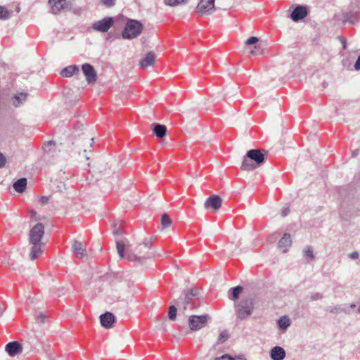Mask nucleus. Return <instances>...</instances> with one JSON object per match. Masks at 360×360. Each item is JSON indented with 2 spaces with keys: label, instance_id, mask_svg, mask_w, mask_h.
I'll return each instance as SVG.
<instances>
[{
  "label": "nucleus",
  "instance_id": "obj_4",
  "mask_svg": "<svg viewBox=\"0 0 360 360\" xmlns=\"http://www.w3.org/2000/svg\"><path fill=\"white\" fill-rule=\"evenodd\" d=\"M198 289L191 288V290L186 292H184V297L179 298V300L174 301V304L178 306H180L181 304L184 309H186L187 308H193L194 307L193 300L195 297L198 296Z\"/></svg>",
  "mask_w": 360,
  "mask_h": 360
},
{
  "label": "nucleus",
  "instance_id": "obj_16",
  "mask_svg": "<svg viewBox=\"0 0 360 360\" xmlns=\"http://www.w3.org/2000/svg\"><path fill=\"white\" fill-rule=\"evenodd\" d=\"M115 321V317L111 312L107 311L100 316L101 324L105 328H111Z\"/></svg>",
  "mask_w": 360,
  "mask_h": 360
},
{
  "label": "nucleus",
  "instance_id": "obj_27",
  "mask_svg": "<svg viewBox=\"0 0 360 360\" xmlns=\"http://www.w3.org/2000/svg\"><path fill=\"white\" fill-rule=\"evenodd\" d=\"M27 96V94L24 93V92H20V93L15 94L13 96V105H15V107H18L20 105H21L24 101H25Z\"/></svg>",
  "mask_w": 360,
  "mask_h": 360
},
{
  "label": "nucleus",
  "instance_id": "obj_15",
  "mask_svg": "<svg viewBox=\"0 0 360 360\" xmlns=\"http://www.w3.org/2000/svg\"><path fill=\"white\" fill-rule=\"evenodd\" d=\"M221 202V198L219 195H212L206 200L204 205L206 209L212 208L217 210L220 208Z\"/></svg>",
  "mask_w": 360,
  "mask_h": 360
},
{
  "label": "nucleus",
  "instance_id": "obj_6",
  "mask_svg": "<svg viewBox=\"0 0 360 360\" xmlns=\"http://www.w3.org/2000/svg\"><path fill=\"white\" fill-rule=\"evenodd\" d=\"M215 0H200L197 6V12L200 15H207L213 13L215 11Z\"/></svg>",
  "mask_w": 360,
  "mask_h": 360
},
{
  "label": "nucleus",
  "instance_id": "obj_30",
  "mask_svg": "<svg viewBox=\"0 0 360 360\" xmlns=\"http://www.w3.org/2000/svg\"><path fill=\"white\" fill-rule=\"evenodd\" d=\"M12 13V11H8L5 6H0V20L9 19Z\"/></svg>",
  "mask_w": 360,
  "mask_h": 360
},
{
  "label": "nucleus",
  "instance_id": "obj_33",
  "mask_svg": "<svg viewBox=\"0 0 360 360\" xmlns=\"http://www.w3.org/2000/svg\"><path fill=\"white\" fill-rule=\"evenodd\" d=\"M161 224H162V228H164V229L167 228L168 226H169L171 225L172 221H171L169 216L167 214L165 213L162 215Z\"/></svg>",
  "mask_w": 360,
  "mask_h": 360
},
{
  "label": "nucleus",
  "instance_id": "obj_23",
  "mask_svg": "<svg viewBox=\"0 0 360 360\" xmlns=\"http://www.w3.org/2000/svg\"><path fill=\"white\" fill-rule=\"evenodd\" d=\"M27 179L25 177L20 178L13 183V188L18 193H22L25 191L27 186Z\"/></svg>",
  "mask_w": 360,
  "mask_h": 360
},
{
  "label": "nucleus",
  "instance_id": "obj_47",
  "mask_svg": "<svg viewBox=\"0 0 360 360\" xmlns=\"http://www.w3.org/2000/svg\"><path fill=\"white\" fill-rule=\"evenodd\" d=\"M45 319H46V316H45V315H44V314H42V313L39 314L38 315V316H37V319H38L40 322H41V323L44 322Z\"/></svg>",
  "mask_w": 360,
  "mask_h": 360
},
{
  "label": "nucleus",
  "instance_id": "obj_32",
  "mask_svg": "<svg viewBox=\"0 0 360 360\" xmlns=\"http://www.w3.org/2000/svg\"><path fill=\"white\" fill-rule=\"evenodd\" d=\"M304 256L309 259L310 261H312L315 259V256L313 252V249L311 246H307L303 250Z\"/></svg>",
  "mask_w": 360,
  "mask_h": 360
},
{
  "label": "nucleus",
  "instance_id": "obj_12",
  "mask_svg": "<svg viewBox=\"0 0 360 360\" xmlns=\"http://www.w3.org/2000/svg\"><path fill=\"white\" fill-rule=\"evenodd\" d=\"M251 161H254L256 166L259 167L265 161V154L259 149H251L245 155Z\"/></svg>",
  "mask_w": 360,
  "mask_h": 360
},
{
  "label": "nucleus",
  "instance_id": "obj_26",
  "mask_svg": "<svg viewBox=\"0 0 360 360\" xmlns=\"http://www.w3.org/2000/svg\"><path fill=\"white\" fill-rule=\"evenodd\" d=\"M257 167L255 163L252 162L251 160H250L246 155L244 156L241 169L243 170L250 171L256 169Z\"/></svg>",
  "mask_w": 360,
  "mask_h": 360
},
{
  "label": "nucleus",
  "instance_id": "obj_39",
  "mask_svg": "<svg viewBox=\"0 0 360 360\" xmlns=\"http://www.w3.org/2000/svg\"><path fill=\"white\" fill-rule=\"evenodd\" d=\"M259 41V38L257 37H251L245 41V45L250 46L257 44Z\"/></svg>",
  "mask_w": 360,
  "mask_h": 360
},
{
  "label": "nucleus",
  "instance_id": "obj_34",
  "mask_svg": "<svg viewBox=\"0 0 360 360\" xmlns=\"http://www.w3.org/2000/svg\"><path fill=\"white\" fill-rule=\"evenodd\" d=\"M263 52V46L261 44H258L254 46V49L250 51V54L252 56H258L262 54Z\"/></svg>",
  "mask_w": 360,
  "mask_h": 360
},
{
  "label": "nucleus",
  "instance_id": "obj_40",
  "mask_svg": "<svg viewBox=\"0 0 360 360\" xmlns=\"http://www.w3.org/2000/svg\"><path fill=\"white\" fill-rule=\"evenodd\" d=\"M323 297V296L321 293L314 292L310 295L309 299L311 301H315V300H321Z\"/></svg>",
  "mask_w": 360,
  "mask_h": 360
},
{
  "label": "nucleus",
  "instance_id": "obj_13",
  "mask_svg": "<svg viewBox=\"0 0 360 360\" xmlns=\"http://www.w3.org/2000/svg\"><path fill=\"white\" fill-rule=\"evenodd\" d=\"M22 349V345L18 341L10 342L5 347V350L10 356H15L21 354Z\"/></svg>",
  "mask_w": 360,
  "mask_h": 360
},
{
  "label": "nucleus",
  "instance_id": "obj_5",
  "mask_svg": "<svg viewBox=\"0 0 360 360\" xmlns=\"http://www.w3.org/2000/svg\"><path fill=\"white\" fill-rule=\"evenodd\" d=\"M210 319V317L208 314L192 315L188 319V326L191 330H198L204 328Z\"/></svg>",
  "mask_w": 360,
  "mask_h": 360
},
{
  "label": "nucleus",
  "instance_id": "obj_38",
  "mask_svg": "<svg viewBox=\"0 0 360 360\" xmlns=\"http://www.w3.org/2000/svg\"><path fill=\"white\" fill-rule=\"evenodd\" d=\"M229 338V334L226 331H222L219 337H218V342H224L226 340H227Z\"/></svg>",
  "mask_w": 360,
  "mask_h": 360
},
{
  "label": "nucleus",
  "instance_id": "obj_11",
  "mask_svg": "<svg viewBox=\"0 0 360 360\" xmlns=\"http://www.w3.org/2000/svg\"><path fill=\"white\" fill-rule=\"evenodd\" d=\"M82 70L86 77V80L89 84L96 82L97 79V73L94 68L89 63H84L82 65Z\"/></svg>",
  "mask_w": 360,
  "mask_h": 360
},
{
  "label": "nucleus",
  "instance_id": "obj_2",
  "mask_svg": "<svg viewBox=\"0 0 360 360\" xmlns=\"http://www.w3.org/2000/svg\"><path fill=\"white\" fill-rule=\"evenodd\" d=\"M142 23L133 19H128L122 32V37L124 39H132L136 38L143 30Z\"/></svg>",
  "mask_w": 360,
  "mask_h": 360
},
{
  "label": "nucleus",
  "instance_id": "obj_54",
  "mask_svg": "<svg viewBox=\"0 0 360 360\" xmlns=\"http://www.w3.org/2000/svg\"><path fill=\"white\" fill-rule=\"evenodd\" d=\"M2 314H3V310L0 309V317L2 316Z\"/></svg>",
  "mask_w": 360,
  "mask_h": 360
},
{
  "label": "nucleus",
  "instance_id": "obj_17",
  "mask_svg": "<svg viewBox=\"0 0 360 360\" xmlns=\"http://www.w3.org/2000/svg\"><path fill=\"white\" fill-rule=\"evenodd\" d=\"M270 357L272 360H283L285 357V351L280 346H275L271 349Z\"/></svg>",
  "mask_w": 360,
  "mask_h": 360
},
{
  "label": "nucleus",
  "instance_id": "obj_49",
  "mask_svg": "<svg viewBox=\"0 0 360 360\" xmlns=\"http://www.w3.org/2000/svg\"><path fill=\"white\" fill-rule=\"evenodd\" d=\"M289 212H290L289 208L285 207V208L283 209L282 212H281V215L283 217H285V216H287Z\"/></svg>",
  "mask_w": 360,
  "mask_h": 360
},
{
  "label": "nucleus",
  "instance_id": "obj_3",
  "mask_svg": "<svg viewBox=\"0 0 360 360\" xmlns=\"http://www.w3.org/2000/svg\"><path fill=\"white\" fill-rule=\"evenodd\" d=\"M334 18L336 21L354 24L356 20L360 18V3H358L355 7H352L349 12H340L335 14Z\"/></svg>",
  "mask_w": 360,
  "mask_h": 360
},
{
  "label": "nucleus",
  "instance_id": "obj_55",
  "mask_svg": "<svg viewBox=\"0 0 360 360\" xmlns=\"http://www.w3.org/2000/svg\"><path fill=\"white\" fill-rule=\"evenodd\" d=\"M20 7H18V8H16V11H17L18 13L20 11Z\"/></svg>",
  "mask_w": 360,
  "mask_h": 360
},
{
  "label": "nucleus",
  "instance_id": "obj_51",
  "mask_svg": "<svg viewBox=\"0 0 360 360\" xmlns=\"http://www.w3.org/2000/svg\"><path fill=\"white\" fill-rule=\"evenodd\" d=\"M47 145L48 146L55 145V141H49L47 142Z\"/></svg>",
  "mask_w": 360,
  "mask_h": 360
},
{
  "label": "nucleus",
  "instance_id": "obj_14",
  "mask_svg": "<svg viewBox=\"0 0 360 360\" xmlns=\"http://www.w3.org/2000/svg\"><path fill=\"white\" fill-rule=\"evenodd\" d=\"M307 9L304 6H297L292 11L290 18L294 22H298L307 15Z\"/></svg>",
  "mask_w": 360,
  "mask_h": 360
},
{
  "label": "nucleus",
  "instance_id": "obj_21",
  "mask_svg": "<svg viewBox=\"0 0 360 360\" xmlns=\"http://www.w3.org/2000/svg\"><path fill=\"white\" fill-rule=\"evenodd\" d=\"M72 251L77 257L82 258L86 255V251L84 248L82 243L78 241H75L73 243Z\"/></svg>",
  "mask_w": 360,
  "mask_h": 360
},
{
  "label": "nucleus",
  "instance_id": "obj_56",
  "mask_svg": "<svg viewBox=\"0 0 360 360\" xmlns=\"http://www.w3.org/2000/svg\"><path fill=\"white\" fill-rule=\"evenodd\" d=\"M357 311H358V312H359V313H360V306L359 307V308H358V310H357Z\"/></svg>",
  "mask_w": 360,
  "mask_h": 360
},
{
  "label": "nucleus",
  "instance_id": "obj_43",
  "mask_svg": "<svg viewBox=\"0 0 360 360\" xmlns=\"http://www.w3.org/2000/svg\"><path fill=\"white\" fill-rule=\"evenodd\" d=\"M143 245H144L146 248H148V249H151V248H152L153 245H152V242H151V240H150V239H149V238H146V239H144V240H143Z\"/></svg>",
  "mask_w": 360,
  "mask_h": 360
},
{
  "label": "nucleus",
  "instance_id": "obj_48",
  "mask_svg": "<svg viewBox=\"0 0 360 360\" xmlns=\"http://www.w3.org/2000/svg\"><path fill=\"white\" fill-rule=\"evenodd\" d=\"M49 198L47 196H41L40 198V202L42 203V204H46L48 203L49 202Z\"/></svg>",
  "mask_w": 360,
  "mask_h": 360
},
{
  "label": "nucleus",
  "instance_id": "obj_20",
  "mask_svg": "<svg viewBox=\"0 0 360 360\" xmlns=\"http://www.w3.org/2000/svg\"><path fill=\"white\" fill-rule=\"evenodd\" d=\"M79 72V68L77 65H72L64 68L60 71V75L63 77L69 78L71 77L73 75L77 74Z\"/></svg>",
  "mask_w": 360,
  "mask_h": 360
},
{
  "label": "nucleus",
  "instance_id": "obj_42",
  "mask_svg": "<svg viewBox=\"0 0 360 360\" xmlns=\"http://www.w3.org/2000/svg\"><path fill=\"white\" fill-rule=\"evenodd\" d=\"M6 163V158L3 153L0 152V168L4 167Z\"/></svg>",
  "mask_w": 360,
  "mask_h": 360
},
{
  "label": "nucleus",
  "instance_id": "obj_31",
  "mask_svg": "<svg viewBox=\"0 0 360 360\" xmlns=\"http://www.w3.org/2000/svg\"><path fill=\"white\" fill-rule=\"evenodd\" d=\"M188 0H164V3L171 7L187 4Z\"/></svg>",
  "mask_w": 360,
  "mask_h": 360
},
{
  "label": "nucleus",
  "instance_id": "obj_50",
  "mask_svg": "<svg viewBox=\"0 0 360 360\" xmlns=\"http://www.w3.org/2000/svg\"><path fill=\"white\" fill-rule=\"evenodd\" d=\"M359 149L354 150L352 152V156L353 158H355V157H356L359 155Z\"/></svg>",
  "mask_w": 360,
  "mask_h": 360
},
{
  "label": "nucleus",
  "instance_id": "obj_37",
  "mask_svg": "<svg viewBox=\"0 0 360 360\" xmlns=\"http://www.w3.org/2000/svg\"><path fill=\"white\" fill-rule=\"evenodd\" d=\"M215 360H246V359L243 356H237L236 358H233L229 354H224L221 356L216 358Z\"/></svg>",
  "mask_w": 360,
  "mask_h": 360
},
{
  "label": "nucleus",
  "instance_id": "obj_35",
  "mask_svg": "<svg viewBox=\"0 0 360 360\" xmlns=\"http://www.w3.org/2000/svg\"><path fill=\"white\" fill-rule=\"evenodd\" d=\"M176 313H177L176 307L174 306V304L171 305L169 307V310H168V318L172 321H174L176 318Z\"/></svg>",
  "mask_w": 360,
  "mask_h": 360
},
{
  "label": "nucleus",
  "instance_id": "obj_25",
  "mask_svg": "<svg viewBox=\"0 0 360 360\" xmlns=\"http://www.w3.org/2000/svg\"><path fill=\"white\" fill-rule=\"evenodd\" d=\"M242 291L243 287L240 285H237L234 288H231L229 289L228 292V297L230 300H236L239 298V296Z\"/></svg>",
  "mask_w": 360,
  "mask_h": 360
},
{
  "label": "nucleus",
  "instance_id": "obj_53",
  "mask_svg": "<svg viewBox=\"0 0 360 360\" xmlns=\"http://www.w3.org/2000/svg\"><path fill=\"white\" fill-rule=\"evenodd\" d=\"M113 233H114L115 235H118V234H119V231H118V230L114 231H113Z\"/></svg>",
  "mask_w": 360,
  "mask_h": 360
},
{
  "label": "nucleus",
  "instance_id": "obj_18",
  "mask_svg": "<svg viewBox=\"0 0 360 360\" xmlns=\"http://www.w3.org/2000/svg\"><path fill=\"white\" fill-rule=\"evenodd\" d=\"M155 55L153 52H148L146 56L142 58L140 62L139 65L143 68H146L148 67L153 66L155 63Z\"/></svg>",
  "mask_w": 360,
  "mask_h": 360
},
{
  "label": "nucleus",
  "instance_id": "obj_28",
  "mask_svg": "<svg viewBox=\"0 0 360 360\" xmlns=\"http://www.w3.org/2000/svg\"><path fill=\"white\" fill-rule=\"evenodd\" d=\"M277 323L278 328L283 330H285L290 325V319L285 316L281 317Z\"/></svg>",
  "mask_w": 360,
  "mask_h": 360
},
{
  "label": "nucleus",
  "instance_id": "obj_24",
  "mask_svg": "<svg viewBox=\"0 0 360 360\" xmlns=\"http://www.w3.org/2000/svg\"><path fill=\"white\" fill-rule=\"evenodd\" d=\"M153 132L158 138H163L166 135L167 127L160 124H153Z\"/></svg>",
  "mask_w": 360,
  "mask_h": 360
},
{
  "label": "nucleus",
  "instance_id": "obj_41",
  "mask_svg": "<svg viewBox=\"0 0 360 360\" xmlns=\"http://www.w3.org/2000/svg\"><path fill=\"white\" fill-rule=\"evenodd\" d=\"M108 8L112 7L115 4V0H100Z\"/></svg>",
  "mask_w": 360,
  "mask_h": 360
},
{
  "label": "nucleus",
  "instance_id": "obj_1",
  "mask_svg": "<svg viewBox=\"0 0 360 360\" xmlns=\"http://www.w3.org/2000/svg\"><path fill=\"white\" fill-rule=\"evenodd\" d=\"M255 300L252 297L243 298L234 305L238 319L244 320L249 317L255 309Z\"/></svg>",
  "mask_w": 360,
  "mask_h": 360
},
{
  "label": "nucleus",
  "instance_id": "obj_19",
  "mask_svg": "<svg viewBox=\"0 0 360 360\" xmlns=\"http://www.w3.org/2000/svg\"><path fill=\"white\" fill-rule=\"evenodd\" d=\"M292 240L289 233H285L278 242V247L283 252H286L288 248L291 245Z\"/></svg>",
  "mask_w": 360,
  "mask_h": 360
},
{
  "label": "nucleus",
  "instance_id": "obj_7",
  "mask_svg": "<svg viewBox=\"0 0 360 360\" xmlns=\"http://www.w3.org/2000/svg\"><path fill=\"white\" fill-rule=\"evenodd\" d=\"M115 22L112 17H105L104 18L92 23L91 27L100 32H107Z\"/></svg>",
  "mask_w": 360,
  "mask_h": 360
},
{
  "label": "nucleus",
  "instance_id": "obj_9",
  "mask_svg": "<svg viewBox=\"0 0 360 360\" xmlns=\"http://www.w3.org/2000/svg\"><path fill=\"white\" fill-rule=\"evenodd\" d=\"M49 4L53 14H58L62 11L70 8L68 0H49Z\"/></svg>",
  "mask_w": 360,
  "mask_h": 360
},
{
  "label": "nucleus",
  "instance_id": "obj_52",
  "mask_svg": "<svg viewBox=\"0 0 360 360\" xmlns=\"http://www.w3.org/2000/svg\"><path fill=\"white\" fill-rule=\"evenodd\" d=\"M350 307L351 308H354V307H356V304L354 303H352V304H350Z\"/></svg>",
  "mask_w": 360,
  "mask_h": 360
},
{
  "label": "nucleus",
  "instance_id": "obj_8",
  "mask_svg": "<svg viewBox=\"0 0 360 360\" xmlns=\"http://www.w3.org/2000/svg\"><path fill=\"white\" fill-rule=\"evenodd\" d=\"M44 234V226L41 223H37L30 231V243L31 244L40 243Z\"/></svg>",
  "mask_w": 360,
  "mask_h": 360
},
{
  "label": "nucleus",
  "instance_id": "obj_36",
  "mask_svg": "<svg viewBox=\"0 0 360 360\" xmlns=\"http://www.w3.org/2000/svg\"><path fill=\"white\" fill-rule=\"evenodd\" d=\"M27 343L29 345L30 350H36L39 345L38 340L34 337L30 338Z\"/></svg>",
  "mask_w": 360,
  "mask_h": 360
},
{
  "label": "nucleus",
  "instance_id": "obj_46",
  "mask_svg": "<svg viewBox=\"0 0 360 360\" xmlns=\"http://www.w3.org/2000/svg\"><path fill=\"white\" fill-rule=\"evenodd\" d=\"M349 257L352 259H357L359 258V253L357 252H352L349 255Z\"/></svg>",
  "mask_w": 360,
  "mask_h": 360
},
{
  "label": "nucleus",
  "instance_id": "obj_44",
  "mask_svg": "<svg viewBox=\"0 0 360 360\" xmlns=\"http://www.w3.org/2000/svg\"><path fill=\"white\" fill-rule=\"evenodd\" d=\"M339 39H340V42L342 43V48L344 49H347V41H346V39L345 38L342 37H339Z\"/></svg>",
  "mask_w": 360,
  "mask_h": 360
},
{
  "label": "nucleus",
  "instance_id": "obj_45",
  "mask_svg": "<svg viewBox=\"0 0 360 360\" xmlns=\"http://www.w3.org/2000/svg\"><path fill=\"white\" fill-rule=\"evenodd\" d=\"M354 68L356 70H360V54L354 64Z\"/></svg>",
  "mask_w": 360,
  "mask_h": 360
},
{
  "label": "nucleus",
  "instance_id": "obj_22",
  "mask_svg": "<svg viewBox=\"0 0 360 360\" xmlns=\"http://www.w3.org/2000/svg\"><path fill=\"white\" fill-rule=\"evenodd\" d=\"M32 247L30 250V257L31 260H34L37 258H38L43 252V250L41 249L42 243H40L32 244Z\"/></svg>",
  "mask_w": 360,
  "mask_h": 360
},
{
  "label": "nucleus",
  "instance_id": "obj_10",
  "mask_svg": "<svg viewBox=\"0 0 360 360\" xmlns=\"http://www.w3.org/2000/svg\"><path fill=\"white\" fill-rule=\"evenodd\" d=\"M116 247H117L118 255L121 258H127L129 260H131V261H134V260L139 261L141 258V257H137L134 254H128L127 255L125 256V255H124L125 245L122 241H120V240L116 241ZM153 255H148L144 257H142V258H150Z\"/></svg>",
  "mask_w": 360,
  "mask_h": 360
},
{
  "label": "nucleus",
  "instance_id": "obj_29",
  "mask_svg": "<svg viewBox=\"0 0 360 360\" xmlns=\"http://www.w3.org/2000/svg\"><path fill=\"white\" fill-rule=\"evenodd\" d=\"M327 311L331 314H338L342 312L347 313L348 311L342 307V305L338 304L335 306H330L327 308Z\"/></svg>",
  "mask_w": 360,
  "mask_h": 360
}]
</instances>
